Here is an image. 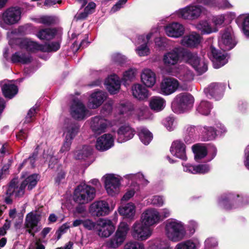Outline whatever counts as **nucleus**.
<instances>
[{
	"label": "nucleus",
	"mask_w": 249,
	"mask_h": 249,
	"mask_svg": "<svg viewBox=\"0 0 249 249\" xmlns=\"http://www.w3.org/2000/svg\"><path fill=\"white\" fill-rule=\"evenodd\" d=\"M163 124L169 131L173 130L176 126L174 119L171 117L166 118L163 121Z\"/></svg>",
	"instance_id": "nucleus-59"
},
{
	"label": "nucleus",
	"mask_w": 249,
	"mask_h": 249,
	"mask_svg": "<svg viewBox=\"0 0 249 249\" xmlns=\"http://www.w3.org/2000/svg\"><path fill=\"white\" fill-rule=\"evenodd\" d=\"M201 13V7L195 4H190L176 11V14L178 17L191 20L198 18Z\"/></svg>",
	"instance_id": "nucleus-11"
},
{
	"label": "nucleus",
	"mask_w": 249,
	"mask_h": 249,
	"mask_svg": "<svg viewBox=\"0 0 249 249\" xmlns=\"http://www.w3.org/2000/svg\"><path fill=\"white\" fill-rule=\"evenodd\" d=\"M56 30L53 28H45L39 30L36 34V36L41 40H49L54 38Z\"/></svg>",
	"instance_id": "nucleus-43"
},
{
	"label": "nucleus",
	"mask_w": 249,
	"mask_h": 249,
	"mask_svg": "<svg viewBox=\"0 0 249 249\" xmlns=\"http://www.w3.org/2000/svg\"><path fill=\"white\" fill-rule=\"evenodd\" d=\"M212 56H210L214 68L218 69L228 62L227 55L226 53L218 51L214 47L210 48Z\"/></svg>",
	"instance_id": "nucleus-24"
},
{
	"label": "nucleus",
	"mask_w": 249,
	"mask_h": 249,
	"mask_svg": "<svg viewBox=\"0 0 249 249\" xmlns=\"http://www.w3.org/2000/svg\"><path fill=\"white\" fill-rule=\"evenodd\" d=\"M119 142L122 143L131 139L135 135V131L129 125L121 126L117 131Z\"/></svg>",
	"instance_id": "nucleus-33"
},
{
	"label": "nucleus",
	"mask_w": 249,
	"mask_h": 249,
	"mask_svg": "<svg viewBox=\"0 0 249 249\" xmlns=\"http://www.w3.org/2000/svg\"><path fill=\"white\" fill-rule=\"evenodd\" d=\"M152 230L140 221H136L132 225L131 235L138 241H145L149 238L152 234Z\"/></svg>",
	"instance_id": "nucleus-7"
},
{
	"label": "nucleus",
	"mask_w": 249,
	"mask_h": 249,
	"mask_svg": "<svg viewBox=\"0 0 249 249\" xmlns=\"http://www.w3.org/2000/svg\"><path fill=\"white\" fill-rule=\"evenodd\" d=\"M41 215L39 213L33 211L28 213L26 216L25 220V227L27 231L32 236L37 232L39 228L38 224L41 220Z\"/></svg>",
	"instance_id": "nucleus-15"
},
{
	"label": "nucleus",
	"mask_w": 249,
	"mask_h": 249,
	"mask_svg": "<svg viewBox=\"0 0 249 249\" xmlns=\"http://www.w3.org/2000/svg\"><path fill=\"white\" fill-rule=\"evenodd\" d=\"M107 89L111 94L117 93L120 89L121 82L119 77L115 74L110 75L105 82Z\"/></svg>",
	"instance_id": "nucleus-34"
},
{
	"label": "nucleus",
	"mask_w": 249,
	"mask_h": 249,
	"mask_svg": "<svg viewBox=\"0 0 249 249\" xmlns=\"http://www.w3.org/2000/svg\"><path fill=\"white\" fill-rule=\"evenodd\" d=\"M112 210L108 202L105 200L96 201L89 208L90 214L97 217L107 215Z\"/></svg>",
	"instance_id": "nucleus-16"
},
{
	"label": "nucleus",
	"mask_w": 249,
	"mask_h": 249,
	"mask_svg": "<svg viewBox=\"0 0 249 249\" xmlns=\"http://www.w3.org/2000/svg\"><path fill=\"white\" fill-rule=\"evenodd\" d=\"M151 203L154 205L160 207L164 203V200L162 197L159 196H153L151 199Z\"/></svg>",
	"instance_id": "nucleus-64"
},
{
	"label": "nucleus",
	"mask_w": 249,
	"mask_h": 249,
	"mask_svg": "<svg viewBox=\"0 0 249 249\" xmlns=\"http://www.w3.org/2000/svg\"><path fill=\"white\" fill-rule=\"evenodd\" d=\"M195 102L194 97L190 93L182 92L176 95L172 104L174 112L180 113L193 107Z\"/></svg>",
	"instance_id": "nucleus-3"
},
{
	"label": "nucleus",
	"mask_w": 249,
	"mask_h": 249,
	"mask_svg": "<svg viewBox=\"0 0 249 249\" xmlns=\"http://www.w3.org/2000/svg\"><path fill=\"white\" fill-rule=\"evenodd\" d=\"M117 108L120 114H124L131 110L133 107L130 103L122 101L118 105Z\"/></svg>",
	"instance_id": "nucleus-53"
},
{
	"label": "nucleus",
	"mask_w": 249,
	"mask_h": 249,
	"mask_svg": "<svg viewBox=\"0 0 249 249\" xmlns=\"http://www.w3.org/2000/svg\"><path fill=\"white\" fill-rule=\"evenodd\" d=\"M167 73L178 77L183 82H190L193 80L194 74L188 67L179 65L175 67L172 70H169Z\"/></svg>",
	"instance_id": "nucleus-18"
},
{
	"label": "nucleus",
	"mask_w": 249,
	"mask_h": 249,
	"mask_svg": "<svg viewBox=\"0 0 249 249\" xmlns=\"http://www.w3.org/2000/svg\"><path fill=\"white\" fill-rule=\"evenodd\" d=\"M138 131V135L141 142L144 144L148 145L153 139L152 134L144 127H140Z\"/></svg>",
	"instance_id": "nucleus-46"
},
{
	"label": "nucleus",
	"mask_w": 249,
	"mask_h": 249,
	"mask_svg": "<svg viewBox=\"0 0 249 249\" xmlns=\"http://www.w3.org/2000/svg\"><path fill=\"white\" fill-rule=\"evenodd\" d=\"M114 141V138L111 134H105L97 138L95 146L98 150H107L113 146Z\"/></svg>",
	"instance_id": "nucleus-23"
},
{
	"label": "nucleus",
	"mask_w": 249,
	"mask_h": 249,
	"mask_svg": "<svg viewBox=\"0 0 249 249\" xmlns=\"http://www.w3.org/2000/svg\"><path fill=\"white\" fill-rule=\"evenodd\" d=\"M183 57L186 63L193 68L196 71L201 74L207 70V64L203 58L198 56L196 53L185 50Z\"/></svg>",
	"instance_id": "nucleus-4"
},
{
	"label": "nucleus",
	"mask_w": 249,
	"mask_h": 249,
	"mask_svg": "<svg viewBox=\"0 0 249 249\" xmlns=\"http://www.w3.org/2000/svg\"><path fill=\"white\" fill-rule=\"evenodd\" d=\"M32 20L37 23L50 25L54 24L56 21V18L53 16H40L32 18Z\"/></svg>",
	"instance_id": "nucleus-48"
},
{
	"label": "nucleus",
	"mask_w": 249,
	"mask_h": 249,
	"mask_svg": "<svg viewBox=\"0 0 249 249\" xmlns=\"http://www.w3.org/2000/svg\"><path fill=\"white\" fill-rule=\"evenodd\" d=\"M171 154L182 160H186V146L184 143L180 141H174L170 149Z\"/></svg>",
	"instance_id": "nucleus-29"
},
{
	"label": "nucleus",
	"mask_w": 249,
	"mask_h": 249,
	"mask_svg": "<svg viewBox=\"0 0 249 249\" xmlns=\"http://www.w3.org/2000/svg\"><path fill=\"white\" fill-rule=\"evenodd\" d=\"M231 5L227 0H218L216 1V8L225 9L231 8Z\"/></svg>",
	"instance_id": "nucleus-61"
},
{
	"label": "nucleus",
	"mask_w": 249,
	"mask_h": 249,
	"mask_svg": "<svg viewBox=\"0 0 249 249\" xmlns=\"http://www.w3.org/2000/svg\"><path fill=\"white\" fill-rule=\"evenodd\" d=\"M225 15L224 14L213 17L212 18L213 23L214 24L213 26L217 28V26L222 25L225 20Z\"/></svg>",
	"instance_id": "nucleus-60"
},
{
	"label": "nucleus",
	"mask_w": 249,
	"mask_h": 249,
	"mask_svg": "<svg viewBox=\"0 0 249 249\" xmlns=\"http://www.w3.org/2000/svg\"><path fill=\"white\" fill-rule=\"evenodd\" d=\"M129 231V226L126 222H120L114 235L107 242V246L113 249L118 248L125 240Z\"/></svg>",
	"instance_id": "nucleus-6"
},
{
	"label": "nucleus",
	"mask_w": 249,
	"mask_h": 249,
	"mask_svg": "<svg viewBox=\"0 0 249 249\" xmlns=\"http://www.w3.org/2000/svg\"><path fill=\"white\" fill-rule=\"evenodd\" d=\"M140 220L150 228L158 224L162 219L158 210L150 208L146 209L142 213Z\"/></svg>",
	"instance_id": "nucleus-10"
},
{
	"label": "nucleus",
	"mask_w": 249,
	"mask_h": 249,
	"mask_svg": "<svg viewBox=\"0 0 249 249\" xmlns=\"http://www.w3.org/2000/svg\"><path fill=\"white\" fill-rule=\"evenodd\" d=\"M164 233L167 238L174 242L180 241L186 236L184 223L175 218H170L165 222Z\"/></svg>",
	"instance_id": "nucleus-1"
},
{
	"label": "nucleus",
	"mask_w": 249,
	"mask_h": 249,
	"mask_svg": "<svg viewBox=\"0 0 249 249\" xmlns=\"http://www.w3.org/2000/svg\"><path fill=\"white\" fill-rule=\"evenodd\" d=\"M103 178L107 192L109 196L118 194L120 190L121 177L113 174L105 175Z\"/></svg>",
	"instance_id": "nucleus-8"
},
{
	"label": "nucleus",
	"mask_w": 249,
	"mask_h": 249,
	"mask_svg": "<svg viewBox=\"0 0 249 249\" xmlns=\"http://www.w3.org/2000/svg\"><path fill=\"white\" fill-rule=\"evenodd\" d=\"M124 178L127 179H130L134 181H136L142 185H146L148 183V181L145 178L144 176L140 173L135 174H127L125 175Z\"/></svg>",
	"instance_id": "nucleus-49"
},
{
	"label": "nucleus",
	"mask_w": 249,
	"mask_h": 249,
	"mask_svg": "<svg viewBox=\"0 0 249 249\" xmlns=\"http://www.w3.org/2000/svg\"><path fill=\"white\" fill-rule=\"evenodd\" d=\"M62 129L64 139L72 141L79 132V126L77 124L67 119L65 120Z\"/></svg>",
	"instance_id": "nucleus-19"
},
{
	"label": "nucleus",
	"mask_w": 249,
	"mask_h": 249,
	"mask_svg": "<svg viewBox=\"0 0 249 249\" xmlns=\"http://www.w3.org/2000/svg\"><path fill=\"white\" fill-rule=\"evenodd\" d=\"M22 11L18 6L11 7L0 13V27L7 29V26L17 24L21 18Z\"/></svg>",
	"instance_id": "nucleus-2"
},
{
	"label": "nucleus",
	"mask_w": 249,
	"mask_h": 249,
	"mask_svg": "<svg viewBox=\"0 0 249 249\" xmlns=\"http://www.w3.org/2000/svg\"><path fill=\"white\" fill-rule=\"evenodd\" d=\"M196 28L203 34H210L216 32L218 29L207 20H201L196 25Z\"/></svg>",
	"instance_id": "nucleus-39"
},
{
	"label": "nucleus",
	"mask_w": 249,
	"mask_h": 249,
	"mask_svg": "<svg viewBox=\"0 0 249 249\" xmlns=\"http://www.w3.org/2000/svg\"><path fill=\"white\" fill-rule=\"evenodd\" d=\"M153 33L151 32L146 36L142 35L139 36L137 44H142L136 49V52L140 56H144L149 54L150 50L147 46V43L153 36Z\"/></svg>",
	"instance_id": "nucleus-20"
},
{
	"label": "nucleus",
	"mask_w": 249,
	"mask_h": 249,
	"mask_svg": "<svg viewBox=\"0 0 249 249\" xmlns=\"http://www.w3.org/2000/svg\"><path fill=\"white\" fill-rule=\"evenodd\" d=\"M1 89L4 96L7 98L11 99L18 92V89L12 82H5L2 86Z\"/></svg>",
	"instance_id": "nucleus-37"
},
{
	"label": "nucleus",
	"mask_w": 249,
	"mask_h": 249,
	"mask_svg": "<svg viewBox=\"0 0 249 249\" xmlns=\"http://www.w3.org/2000/svg\"><path fill=\"white\" fill-rule=\"evenodd\" d=\"M240 18L243 20V30L246 36L249 37V15L241 16Z\"/></svg>",
	"instance_id": "nucleus-57"
},
{
	"label": "nucleus",
	"mask_w": 249,
	"mask_h": 249,
	"mask_svg": "<svg viewBox=\"0 0 249 249\" xmlns=\"http://www.w3.org/2000/svg\"><path fill=\"white\" fill-rule=\"evenodd\" d=\"M213 106L212 104L206 100H202L196 107V112L200 114L207 116L210 114Z\"/></svg>",
	"instance_id": "nucleus-44"
},
{
	"label": "nucleus",
	"mask_w": 249,
	"mask_h": 249,
	"mask_svg": "<svg viewBox=\"0 0 249 249\" xmlns=\"http://www.w3.org/2000/svg\"><path fill=\"white\" fill-rule=\"evenodd\" d=\"M124 249H145L142 243L137 241H130L126 243Z\"/></svg>",
	"instance_id": "nucleus-56"
},
{
	"label": "nucleus",
	"mask_w": 249,
	"mask_h": 249,
	"mask_svg": "<svg viewBox=\"0 0 249 249\" xmlns=\"http://www.w3.org/2000/svg\"><path fill=\"white\" fill-rule=\"evenodd\" d=\"M200 242L197 239H190L176 245L175 249H198Z\"/></svg>",
	"instance_id": "nucleus-40"
},
{
	"label": "nucleus",
	"mask_w": 249,
	"mask_h": 249,
	"mask_svg": "<svg viewBox=\"0 0 249 249\" xmlns=\"http://www.w3.org/2000/svg\"><path fill=\"white\" fill-rule=\"evenodd\" d=\"M147 249H172L168 242L161 241L158 239L150 240Z\"/></svg>",
	"instance_id": "nucleus-45"
},
{
	"label": "nucleus",
	"mask_w": 249,
	"mask_h": 249,
	"mask_svg": "<svg viewBox=\"0 0 249 249\" xmlns=\"http://www.w3.org/2000/svg\"><path fill=\"white\" fill-rule=\"evenodd\" d=\"M165 105V100L160 96H153L149 101L150 107L156 112H159L163 110Z\"/></svg>",
	"instance_id": "nucleus-38"
},
{
	"label": "nucleus",
	"mask_w": 249,
	"mask_h": 249,
	"mask_svg": "<svg viewBox=\"0 0 249 249\" xmlns=\"http://www.w3.org/2000/svg\"><path fill=\"white\" fill-rule=\"evenodd\" d=\"M224 90L223 85L213 83L211 84L207 88L205 89L204 92L208 97H213L218 100L222 95Z\"/></svg>",
	"instance_id": "nucleus-28"
},
{
	"label": "nucleus",
	"mask_w": 249,
	"mask_h": 249,
	"mask_svg": "<svg viewBox=\"0 0 249 249\" xmlns=\"http://www.w3.org/2000/svg\"><path fill=\"white\" fill-rule=\"evenodd\" d=\"M142 83L147 88L153 87L156 83V73L149 69H143L141 74Z\"/></svg>",
	"instance_id": "nucleus-26"
},
{
	"label": "nucleus",
	"mask_w": 249,
	"mask_h": 249,
	"mask_svg": "<svg viewBox=\"0 0 249 249\" xmlns=\"http://www.w3.org/2000/svg\"><path fill=\"white\" fill-rule=\"evenodd\" d=\"M37 107H33L28 112L26 116L24 123H29L31 122L36 113V109Z\"/></svg>",
	"instance_id": "nucleus-62"
},
{
	"label": "nucleus",
	"mask_w": 249,
	"mask_h": 249,
	"mask_svg": "<svg viewBox=\"0 0 249 249\" xmlns=\"http://www.w3.org/2000/svg\"><path fill=\"white\" fill-rule=\"evenodd\" d=\"M166 34L169 37L178 38L184 33V27L178 22H173L165 27Z\"/></svg>",
	"instance_id": "nucleus-25"
},
{
	"label": "nucleus",
	"mask_w": 249,
	"mask_h": 249,
	"mask_svg": "<svg viewBox=\"0 0 249 249\" xmlns=\"http://www.w3.org/2000/svg\"><path fill=\"white\" fill-rule=\"evenodd\" d=\"M202 40L200 35L195 32L184 36L180 40V44L189 48H196L198 46Z\"/></svg>",
	"instance_id": "nucleus-22"
},
{
	"label": "nucleus",
	"mask_w": 249,
	"mask_h": 249,
	"mask_svg": "<svg viewBox=\"0 0 249 249\" xmlns=\"http://www.w3.org/2000/svg\"><path fill=\"white\" fill-rule=\"evenodd\" d=\"M95 196V189L83 184L78 186L74 190L73 199L79 204H86L91 201Z\"/></svg>",
	"instance_id": "nucleus-5"
},
{
	"label": "nucleus",
	"mask_w": 249,
	"mask_h": 249,
	"mask_svg": "<svg viewBox=\"0 0 249 249\" xmlns=\"http://www.w3.org/2000/svg\"><path fill=\"white\" fill-rule=\"evenodd\" d=\"M46 48V50L44 52L56 51L60 48V44L58 42H52L48 44L43 45Z\"/></svg>",
	"instance_id": "nucleus-63"
},
{
	"label": "nucleus",
	"mask_w": 249,
	"mask_h": 249,
	"mask_svg": "<svg viewBox=\"0 0 249 249\" xmlns=\"http://www.w3.org/2000/svg\"><path fill=\"white\" fill-rule=\"evenodd\" d=\"M236 41L231 28H227L221 32L218 38L220 48L224 51L232 49L236 45Z\"/></svg>",
	"instance_id": "nucleus-9"
},
{
	"label": "nucleus",
	"mask_w": 249,
	"mask_h": 249,
	"mask_svg": "<svg viewBox=\"0 0 249 249\" xmlns=\"http://www.w3.org/2000/svg\"><path fill=\"white\" fill-rule=\"evenodd\" d=\"M137 72V71L136 69H129L124 73L123 79L125 81L132 80L135 77Z\"/></svg>",
	"instance_id": "nucleus-55"
},
{
	"label": "nucleus",
	"mask_w": 249,
	"mask_h": 249,
	"mask_svg": "<svg viewBox=\"0 0 249 249\" xmlns=\"http://www.w3.org/2000/svg\"><path fill=\"white\" fill-rule=\"evenodd\" d=\"M91 154V149L88 146H84L82 149L75 153V157L78 160H85Z\"/></svg>",
	"instance_id": "nucleus-50"
},
{
	"label": "nucleus",
	"mask_w": 249,
	"mask_h": 249,
	"mask_svg": "<svg viewBox=\"0 0 249 249\" xmlns=\"http://www.w3.org/2000/svg\"><path fill=\"white\" fill-rule=\"evenodd\" d=\"M11 60L13 63L27 64L31 61L32 58L29 53L23 51H18L12 55Z\"/></svg>",
	"instance_id": "nucleus-41"
},
{
	"label": "nucleus",
	"mask_w": 249,
	"mask_h": 249,
	"mask_svg": "<svg viewBox=\"0 0 249 249\" xmlns=\"http://www.w3.org/2000/svg\"><path fill=\"white\" fill-rule=\"evenodd\" d=\"M65 177L66 172L64 170H61L60 171H58L54 178L55 183L59 185L64 183L65 182Z\"/></svg>",
	"instance_id": "nucleus-58"
},
{
	"label": "nucleus",
	"mask_w": 249,
	"mask_h": 249,
	"mask_svg": "<svg viewBox=\"0 0 249 249\" xmlns=\"http://www.w3.org/2000/svg\"><path fill=\"white\" fill-rule=\"evenodd\" d=\"M109 124L107 120L100 116H96L91 119L90 125L95 134H100L105 131Z\"/></svg>",
	"instance_id": "nucleus-21"
},
{
	"label": "nucleus",
	"mask_w": 249,
	"mask_h": 249,
	"mask_svg": "<svg viewBox=\"0 0 249 249\" xmlns=\"http://www.w3.org/2000/svg\"><path fill=\"white\" fill-rule=\"evenodd\" d=\"M234 198V196L233 195L230 194L228 197L221 198L219 202L220 204L227 210L232 208L230 206V203L231 201Z\"/></svg>",
	"instance_id": "nucleus-54"
},
{
	"label": "nucleus",
	"mask_w": 249,
	"mask_h": 249,
	"mask_svg": "<svg viewBox=\"0 0 249 249\" xmlns=\"http://www.w3.org/2000/svg\"><path fill=\"white\" fill-rule=\"evenodd\" d=\"M118 211L119 214L124 217L133 220L136 213V206L134 203L128 202L119 207Z\"/></svg>",
	"instance_id": "nucleus-32"
},
{
	"label": "nucleus",
	"mask_w": 249,
	"mask_h": 249,
	"mask_svg": "<svg viewBox=\"0 0 249 249\" xmlns=\"http://www.w3.org/2000/svg\"><path fill=\"white\" fill-rule=\"evenodd\" d=\"M24 184L22 183L19 186L17 185L15 181L11 182L6 192L7 195H15L16 197H20L24 194Z\"/></svg>",
	"instance_id": "nucleus-36"
},
{
	"label": "nucleus",
	"mask_w": 249,
	"mask_h": 249,
	"mask_svg": "<svg viewBox=\"0 0 249 249\" xmlns=\"http://www.w3.org/2000/svg\"><path fill=\"white\" fill-rule=\"evenodd\" d=\"M72 116L78 120H82L88 115L87 110L84 105L80 102L74 101L71 108Z\"/></svg>",
	"instance_id": "nucleus-30"
},
{
	"label": "nucleus",
	"mask_w": 249,
	"mask_h": 249,
	"mask_svg": "<svg viewBox=\"0 0 249 249\" xmlns=\"http://www.w3.org/2000/svg\"><path fill=\"white\" fill-rule=\"evenodd\" d=\"M199 130L202 138L205 141L213 140L217 135L215 129L212 126L204 125L201 127Z\"/></svg>",
	"instance_id": "nucleus-42"
},
{
	"label": "nucleus",
	"mask_w": 249,
	"mask_h": 249,
	"mask_svg": "<svg viewBox=\"0 0 249 249\" xmlns=\"http://www.w3.org/2000/svg\"><path fill=\"white\" fill-rule=\"evenodd\" d=\"M14 42L18 45L21 48L25 49L30 52H36L38 51L44 52L46 50L45 47L36 42L28 38H17L12 41L10 40L9 44L12 45Z\"/></svg>",
	"instance_id": "nucleus-14"
},
{
	"label": "nucleus",
	"mask_w": 249,
	"mask_h": 249,
	"mask_svg": "<svg viewBox=\"0 0 249 249\" xmlns=\"http://www.w3.org/2000/svg\"><path fill=\"white\" fill-rule=\"evenodd\" d=\"M37 175L36 174H33L28 177L22 182L24 184V186L28 188V189H32L36 184L37 182Z\"/></svg>",
	"instance_id": "nucleus-51"
},
{
	"label": "nucleus",
	"mask_w": 249,
	"mask_h": 249,
	"mask_svg": "<svg viewBox=\"0 0 249 249\" xmlns=\"http://www.w3.org/2000/svg\"><path fill=\"white\" fill-rule=\"evenodd\" d=\"M131 90L134 97L139 100H146L151 95L149 90L141 84H134L132 86Z\"/></svg>",
	"instance_id": "nucleus-27"
},
{
	"label": "nucleus",
	"mask_w": 249,
	"mask_h": 249,
	"mask_svg": "<svg viewBox=\"0 0 249 249\" xmlns=\"http://www.w3.org/2000/svg\"><path fill=\"white\" fill-rule=\"evenodd\" d=\"M115 230V224L108 218H100L97 221L96 231L101 237H108Z\"/></svg>",
	"instance_id": "nucleus-13"
},
{
	"label": "nucleus",
	"mask_w": 249,
	"mask_h": 249,
	"mask_svg": "<svg viewBox=\"0 0 249 249\" xmlns=\"http://www.w3.org/2000/svg\"><path fill=\"white\" fill-rule=\"evenodd\" d=\"M192 150L196 161L203 159L207 155V148L203 144H195L192 146Z\"/></svg>",
	"instance_id": "nucleus-47"
},
{
	"label": "nucleus",
	"mask_w": 249,
	"mask_h": 249,
	"mask_svg": "<svg viewBox=\"0 0 249 249\" xmlns=\"http://www.w3.org/2000/svg\"><path fill=\"white\" fill-rule=\"evenodd\" d=\"M139 189V187L137 183L131 185L122 198L121 201L122 202L128 201L134 196Z\"/></svg>",
	"instance_id": "nucleus-52"
},
{
	"label": "nucleus",
	"mask_w": 249,
	"mask_h": 249,
	"mask_svg": "<svg viewBox=\"0 0 249 249\" xmlns=\"http://www.w3.org/2000/svg\"><path fill=\"white\" fill-rule=\"evenodd\" d=\"M107 94L102 91L94 92L91 94L88 104V106L91 108H96L99 107L106 99Z\"/></svg>",
	"instance_id": "nucleus-31"
},
{
	"label": "nucleus",
	"mask_w": 249,
	"mask_h": 249,
	"mask_svg": "<svg viewBox=\"0 0 249 249\" xmlns=\"http://www.w3.org/2000/svg\"><path fill=\"white\" fill-rule=\"evenodd\" d=\"M183 171L192 174H205L208 173L210 168L209 165L194 166L190 163L182 164Z\"/></svg>",
	"instance_id": "nucleus-35"
},
{
	"label": "nucleus",
	"mask_w": 249,
	"mask_h": 249,
	"mask_svg": "<svg viewBox=\"0 0 249 249\" xmlns=\"http://www.w3.org/2000/svg\"><path fill=\"white\" fill-rule=\"evenodd\" d=\"M184 50V48L178 47L165 53L162 58L164 66L170 67L177 65L179 62L181 56L183 57Z\"/></svg>",
	"instance_id": "nucleus-12"
},
{
	"label": "nucleus",
	"mask_w": 249,
	"mask_h": 249,
	"mask_svg": "<svg viewBox=\"0 0 249 249\" xmlns=\"http://www.w3.org/2000/svg\"><path fill=\"white\" fill-rule=\"evenodd\" d=\"M179 86L178 81L172 77L163 78L160 85V93L164 95L172 94L177 91Z\"/></svg>",
	"instance_id": "nucleus-17"
}]
</instances>
